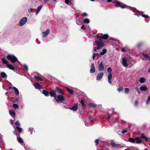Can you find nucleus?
<instances>
[{
	"label": "nucleus",
	"instance_id": "f257e3e1",
	"mask_svg": "<svg viewBox=\"0 0 150 150\" xmlns=\"http://www.w3.org/2000/svg\"><path fill=\"white\" fill-rule=\"evenodd\" d=\"M130 57L127 56L124 57L122 59V64L123 66L125 67H130L129 63L130 62Z\"/></svg>",
	"mask_w": 150,
	"mask_h": 150
},
{
	"label": "nucleus",
	"instance_id": "f03ea898",
	"mask_svg": "<svg viewBox=\"0 0 150 150\" xmlns=\"http://www.w3.org/2000/svg\"><path fill=\"white\" fill-rule=\"evenodd\" d=\"M7 58L8 59L11 60V62L13 63L18 61L17 58L13 55H8L7 56Z\"/></svg>",
	"mask_w": 150,
	"mask_h": 150
},
{
	"label": "nucleus",
	"instance_id": "7ed1b4c3",
	"mask_svg": "<svg viewBox=\"0 0 150 150\" xmlns=\"http://www.w3.org/2000/svg\"><path fill=\"white\" fill-rule=\"evenodd\" d=\"M115 6L117 7H120L122 8H124L125 7L128 8H130L131 7L129 6H127V5L125 4H121L120 2L115 1Z\"/></svg>",
	"mask_w": 150,
	"mask_h": 150
},
{
	"label": "nucleus",
	"instance_id": "20e7f679",
	"mask_svg": "<svg viewBox=\"0 0 150 150\" xmlns=\"http://www.w3.org/2000/svg\"><path fill=\"white\" fill-rule=\"evenodd\" d=\"M112 71V69L111 68L109 67L107 69V71L109 73L108 76V82L109 83L111 84V79L112 78V75L111 74V72Z\"/></svg>",
	"mask_w": 150,
	"mask_h": 150
},
{
	"label": "nucleus",
	"instance_id": "39448f33",
	"mask_svg": "<svg viewBox=\"0 0 150 150\" xmlns=\"http://www.w3.org/2000/svg\"><path fill=\"white\" fill-rule=\"evenodd\" d=\"M55 99L57 103L59 102H62L64 100V97L62 95L57 96Z\"/></svg>",
	"mask_w": 150,
	"mask_h": 150
},
{
	"label": "nucleus",
	"instance_id": "423d86ee",
	"mask_svg": "<svg viewBox=\"0 0 150 150\" xmlns=\"http://www.w3.org/2000/svg\"><path fill=\"white\" fill-rule=\"evenodd\" d=\"M27 21V18L26 17L23 18L19 22V25L20 26L23 25L26 23Z\"/></svg>",
	"mask_w": 150,
	"mask_h": 150
},
{
	"label": "nucleus",
	"instance_id": "0eeeda50",
	"mask_svg": "<svg viewBox=\"0 0 150 150\" xmlns=\"http://www.w3.org/2000/svg\"><path fill=\"white\" fill-rule=\"evenodd\" d=\"M96 42L97 44V48L98 50L100 49L101 47L104 46L101 40H99V41L96 40Z\"/></svg>",
	"mask_w": 150,
	"mask_h": 150
},
{
	"label": "nucleus",
	"instance_id": "6e6552de",
	"mask_svg": "<svg viewBox=\"0 0 150 150\" xmlns=\"http://www.w3.org/2000/svg\"><path fill=\"white\" fill-rule=\"evenodd\" d=\"M103 74V72H101L98 74L97 75L96 79L97 80H100L102 78Z\"/></svg>",
	"mask_w": 150,
	"mask_h": 150
},
{
	"label": "nucleus",
	"instance_id": "1a4fd4ad",
	"mask_svg": "<svg viewBox=\"0 0 150 150\" xmlns=\"http://www.w3.org/2000/svg\"><path fill=\"white\" fill-rule=\"evenodd\" d=\"M50 30L49 29H47L45 31L42 32V36L43 37H46L49 33Z\"/></svg>",
	"mask_w": 150,
	"mask_h": 150
},
{
	"label": "nucleus",
	"instance_id": "9d476101",
	"mask_svg": "<svg viewBox=\"0 0 150 150\" xmlns=\"http://www.w3.org/2000/svg\"><path fill=\"white\" fill-rule=\"evenodd\" d=\"M104 69V67L102 64V62H101L98 66V69L99 71H103Z\"/></svg>",
	"mask_w": 150,
	"mask_h": 150
},
{
	"label": "nucleus",
	"instance_id": "9b49d317",
	"mask_svg": "<svg viewBox=\"0 0 150 150\" xmlns=\"http://www.w3.org/2000/svg\"><path fill=\"white\" fill-rule=\"evenodd\" d=\"M91 69L90 72L91 73H93L95 72V69L93 63H92L91 64Z\"/></svg>",
	"mask_w": 150,
	"mask_h": 150
},
{
	"label": "nucleus",
	"instance_id": "f8f14e48",
	"mask_svg": "<svg viewBox=\"0 0 150 150\" xmlns=\"http://www.w3.org/2000/svg\"><path fill=\"white\" fill-rule=\"evenodd\" d=\"M108 35L107 34H104V35L102 37L100 38V37L98 36L97 37V38L98 39L100 40H102V39H104L105 40H107L108 38Z\"/></svg>",
	"mask_w": 150,
	"mask_h": 150
},
{
	"label": "nucleus",
	"instance_id": "ddd939ff",
	"mask_svg": "<svg viewBox=\"0 0 150 150\" xmlns=\"http://www.w3.org/2000/svg\"><path fill=\"white\" fill-rule=\"evenodd\" d=\"M56 89L57 92L59 93L62 95H64V93L63 91L61 88H59L58 87H56Z\"/></svg>",
	"mask_w": 150,
	"mask_h": 150
},
{
	"label": "nucleus",
	"instance_id": "4468645a",
	"mask_svg": "<svg viewBox=\"0 0 150 150\" xmlns=\"http://www.w3.org/2000/svg\"><path fill=\"white\" fill-rule=\"evenodd\" d=\"M141 58L144 60H146L148 58V55L147 54L143 53L141 56Z\"/></svg>",
	"mask_w": 150,
	"mask_h": 150
},
{
	"label": "nucleus",
	"instance_id": "2eb2a0df",
	"mask_svg": "<svg viewBox=\"0 0 150 150\" xmlns=\"http://www.w3.org/2000/svg\"><path fill=\"white\" fill-rule=\"evenodd\" d=\"M52 97H54L55 98L57 96V95L56 94V92L55 91H52L50 92L49 93Z\"/></svg>",
	"mask_w": 150,
	"mask_h": 150
},
{
	"label": "nucleus",
	"instance_id": "dca6fc26",
	"mask_svg": "<svg viewBox=\"0 0 150 150\" xmlns=\"http://www.w3.org/2000/svg\"><path fill=\"white\" fill-rule=\"evenodd\" d=\"M140 89L142 91H144L147 89V88L144 85H142L140 87Z\"/></svg>",
	"mask_w": 150,
	"mask_h": 150
},
{
	"label": "nucleus",
	"instance_id": "f3484780",
	"mask_svg": "<svg viewBox=\"0 0 150 150\" xmlns=\"http://www.w3.org/2000/svg\"><path fill=\"white\" fill-rule=\"evenodd\" d=\"M110 144L113 147H115L116 146H120V144H116L115 143L114 141H112L111 143Z\"/></svg>",
	"mask_w": 150,
	"mask_h": 150
},
{
	"label": "nucleus",
	"instance_id": "a211bd4d",
	"mask_svg": "<svg viewBox=\"0 0 150 150\" xmlns=\"http://www.w3.org/2000/svg\"><path fill=\"white\" fill-rule=\"evenodd\" d=\"M6 67L9 69L14 70L15 69V68L12 65L10 64H7Z\"/></svg>",
	"mask_w": 150,
	"mask_h": 150
},
{
	"label": "nucleus",
	"instance_id": "6ab92c4d",
	"mask_svg": "<svg viewBox=\"0 0 150 150\" xmlns=\"http://www.w3.org/2000/svg\"><path fill=\"white\" fill-rule=\"evenodd\" d=\"M34 87L37 89H40L41 88V85L39 84L35 83L34 84Z\"/></svg>",
	"mask_w": 150,
	"mask_h": 150
},
{
	"label": "nucleus",
	"instance_id": "aec40b11",
	"mask_svg": "<svg viewBox=\"0 0 150 150\" xmlns=\"http://www.w3.org/2000/svg\"><path fill=\"white\" fill-rule=\"evenodd\" d=\"M43 93L46 96H48L50 92H49L47 91L46 90H44L42 91Z\"/></svg>",
	"mask_w": 150,
	"mask_h": 150
},
{
	"label": "nucleus",
	"instance_id": "412c9836",
	"mask_svg": "<svg viewBox=\"0 0 150 150\" xmlns=\"http://www.w3.org/2000/svg\"><path fill=\"white\" fill-rule=\"evenodd\" d=\"M42 6L41 5L40 6L38 7V8H37V11H36V15H37L38 14V13H39V12L40 10L41 9V8H42Z\"/></svg>",
	"mask_w": 150,
	"mask_h": 150
},
{
	"label": "nucleus",
	"instance_id": "4be33fe9",
	"mask_svg": "<svg viewBox=\"0 0 150 150\" xmlns=\"http://www.w3.org/2000/svg\"><path fill=\"white\" fill-rule=\"evenodd\" d=\"M135 142L137 144L142 143V141L139 137H137L135 139Z\"/></svg>",
	"mask_w": 150,
	"mask_h": 150
},
{
	"label": "nucleus",
	"instance_id": "5701e85b",
	"mask_svg": "<svg viewBox=\"0 0 150 150\" xmlns=\"http://www.w3.org/2000/svg\"><path fill=\"white\" fill-rule=\"evenodd\" d=\"M13 89L14 91V93L16 95H18L19 94V92L18 89L15 87H13Z\"/></svg>",
	"mask_w": 150,
	"mask_h": 150
},
{
	"label": "nucleus",
	"instance_id": "b1692460",
	"mask_svg": "<svg viewBox=\"0 0 150 150\" xmlns=\"http://www.w3.org/2000/svg\"><path fill=\"white\" fill-rule=\"evenodd\" d=\"M1 75L2 78H6L7 75L4 72H1Z\"/></svg>",
	"mask_w": 150,
	"mask_h": 150
},
{
	"label": "nucleus",
	"instance_id": "393cba45",
	"mask_svg": "<svg viewBox=\"0 0 150 150\" xmlns=\"http://www.w3.org/2000/svg\"><path fill=\"white\" fill-rule=\"evenodd\" d=\"M128 141L132 143H134L135 142V139L132 138H129L128 139Z\"/></svg>",
	"mask_w": 150,
	"mask_h": 150
},
{
	"label": "nucleus",
	"instance_id": "a878e982",
	"mask_svg": "<svg viewBox=\"0 0 150 150\" xmlns=\"http://www.w3.org/2000/svg\"><path fill=\"white\" fill-rule=\"evenodd\" d=\"M9 113L13 117H15L16 114L14 111H10Z\"/></svg>",
	"mask_w": 150,
	"mask_h": 150
},
{
	"label": "nucleus",
	"instance_id": "bb28decb",
	"mask_svg": "<svg viewBox=\"0 0 150 150\" xmlns=\"http://www.w3.org/2000/svg\"><path fill=\"white\" fill-rule=\"evenodd\" d=\"M139 81L141 83H143L145 82V79L144 78L142 77L140 78Z\"/></svg>",
	"mask_w": 150,
	"mask_h": 150
},
{
	"label": "nucleus",
	"instance_id": "cd10ccee",
	"mask_svg": "<svg viewBox=\"0 0 150 150\" xmlns=\"http://www.w3.org/2000/svg\"><path fill=\"white\" fill-rule=\"evenodd\" d=\"M34 77L35 79H37L38 81H42L43 80V79L38 76H34Z\"/></svg>",
	"mask_w": 150,
	"mask_h": 150
},
{
	"label": "nucleus",
	"instance_id": "c85d7f7f",
	"mask_svg": "<svg viewBox=\"0 0 150 150\" xmlns=\"http://www.w3.org/2000/svg\"><path fill=\"white\" fill-rule=\"evenodd\" d=\"M107 52L106 50L105 49H103L102 52H100V54L101 55H103L106 53Z\"/></svg>",
	"mask_w": 150,
	"mask_h": 150
},
{
	"label": "nucleus",
	"instance_id": "c756f323",
	"mask_svg": "<svg viewBox=\"0 0 150 150\" xmlns=\"http://www.w3.org/2000/svg\"><path fill=\"white\" fill-rule=\"evenodd\" d=\"M141 138L142 139H144L146 141L148 140V138L146 137L143 134H142L141 135Z\"/></svg>",
	"mask_w": 150,
	"mask_h": 150
},
{
	"label": "nucleus",
	"instance_id": "7c9ffc66",
	"mask_svg": "<svg viewBox=\"0 0 150 150\" xmlns=\"http://www.w3.org/2000/svg\"><path fill=\"white\" fill-rule=\"evenodd\" d=\"M3 63L4 64H5L7 65V64H8L7 61L4 58H3L2 60Z\"/></svg>",
	"mask_w": 150,
	"mask_h": 150
},
{
	"label": "nucleus",
	"instance_id": "2f4dec72",
	"mask_svg": "<svg viewBox=\"0 0 150 150\" xmlns=\"http://www.w3.org/2000/svg\"><path fill=\"white\" fill-rule=\"evenodd\" d=\"M77 105H75L72 108H70V109L73 111H75L77 110Z\"/></svg>",
	"mask_w": 150,
	"mask_h": 150
},
{
	"label": "nucleus",
	"instance_id": "473e14b6",
	"mask_svg": "<svg viewBox=\"0 0 150 150\" xmlns=\"http://www.w3.org/2000/svg\"><path fill=\"white\" fill-rule=\"evenodd\" d=\"M67 89L69 93H70L71 94H73L74 91L72 89H70V88L68 87L67 88Z\"/></svg>",
	"mask_w": 150,
	"mask_h": 150
},
{
	"label": "nucleus",
	"instance_id": "72a5a7b5",
	"mask_svg": "<svg viewBox=\"0 0 150 150\" xmlns=\"http://www.w3.org/2000/svg\"><path fill=\"white\" fill-rule=\"evenodd\" d=\"M83 22L86 23H88L90 22L88 18H85L83 20Z\"/></svg>",
	"mask_w": 150,
	"mask_h": 150
},
{
	"label": "nucleus",
	"instance_id": "f704fd0d",
	"mask_svg": "<svg viewBox=\"0 0 150 150\" xmlns=\"http://www.w3.org/2000/svg\"><path fill=\"white\" fill-rule=\"evenodd\" d=\"M17 140L20 143H22L23 142V141L22 139L20 137H18L17 138Z\"/></svg>",
	"mask_w": 150,
	"mask_h": 150
},
{
	"label": "nucleus",
	"instance_id": "c9c22d12",
	"mask_svg": "<svg viewBox=\"0 0 150 150\" xmlns=\"http://www.w3.org/2000/svg\"><path fill=\"white\" fill-rule=\"evenodd\" d=\"M89 106L92 107H96V105L94 103H90L88 104Z\"/></svg>",
	"mask_w": 150,
	"mask_h": 150
},
{
	"label": "nucleus",
	"instance_id": "e433bc0d",
	"mask_svg": "<svg viewBox=\"0 0 150 150\" xmlns=\"http://www.w3.org/2000/svg\"><path fill=\"white\" fill-rule=\"evenodd\" d=\"M123 87L122 86H120L119 87V88L117 89V91L119 92H120L122 91L123 90Z\"/></svg>",
	"mask_w": 150,
	"mask_h": 150
},
{
	"label": "nucleus",
	"instance_id": "4c0bfd02",
	"mask_svg": "<svg viewBox=\"0 0 150 150\" xmlns=\"http://www.w3.org/2000/svg\"><path fill=\"white\" fill-rule=\"evenodd\" d=\"M13 108H15V109H17L18 108V105L16 104H14L13 105Z\"/></svg>",
	"mask_w": 150,
	"mask_h": 150
},
{
	"label": "nucleus",
	"instance_id": "58836bf2",
	"mask_svg": "<svg viewBox=\"0 0 150 150\" xmlns=\"http://www.w3.org/2000/svg\"><path fill=\"white\" fill-rule=\"evenodd\" d=\"M125 93L126 94H127L129 93V89L127 88H125Z\"/></svg>",
	"mask_w": 150,
	"mask_h": 150
},
{
	"label": "nucleus",
	"instance_id": "ea45409f",
	"mask_svg": "<svg viewBox=\"0 0 150 150\" xmlns=\"http://www.w3.org/2000/svg\"><path fill=\"white\" fill-rule=\"evenodd\" d=\"M16 128H17V130H18V131L19 132H21L22 131V129L20 127H16Z\"/></svg>",
	"mask_w": 150,
	"mask_h": 150
},
{
	"label": "nucleus",
	"instance_id": "a19ab883",
	"mask_svg": "<svg viewBox=\"0 0 150 150\" xmlns=\"http://www.w3.org/2000/svg\"><path fill=\"white\" fill-rule=\"evenodd\" d=\"M15 125L17 126V127H19L20 126V124L19 122L18 121H17L15 123Z\"/></svg>",
	"mask_w": 150,
	"mask_h": 150
},
{
	"label": "nucleus",
	"instance_id": "79ce46f5",
	"mask_svg": "<svg viewBox=\"0 0 150 150\" xmlns=\"http://www.w3.org/2000/svg\"><path fill=\"white\" fill-rule=\"evenodd\" d=\"M150 101V96H149L148 99L146 102V104H148L149 103V102Z\"/></svg>",
	"mask_w": 150,
	"mask_h": 150
},
{
	"label": "nucleus",
	"instance_id": "37998d69",
	"mask_svg": "<svg viewBox=\"0 0 150 150\" xmlns=\"http://www.w3.org/2000/svg\"><path fill=\"white\" fill-rule=\"evenodd\" d=\"M80 103L82 105V106L83 107H85V105H84V101L83 100H81L80 101Z\"/></svg>",
	"mask_w": 150,
	"mask_h": 150
},
{
	"label": "nucleus",
	"instance_id": "c03bdc74",
	"mask_svg": "<svg viewBox=\"0 0 150 150\" xmlns=\"http://www.w3.org/2000/svg\"><path fill=\"white\" fill-rule=\"evenodd\" d=\"M76 23L78 25H81L82 24L81 22L79 20L76 21Z\"/></svg>",
	"mask_w": 150,
	"mask_h": 150
},
{
	"label": "nucleus",
	"instance_id": "a18cd8bd",
	"mask_svg": "<svg viewBox=\"0 0 150 150\" xmlns=\"http://www.w3.org/2000/svg\"><path fill=\"white\" fill-rule=\"evenodd\" d=\"M98 54V53H94L93 56V60H94L95 57L96 56V55Z\"/></svg>",
	"mask_w": 150,
	"mask_h": 150
},
{
	"label": "nucleus",
	"instance_id": "49530a36",
	"mask_svg": "<svg viewBox=\"0 0 150 150\" xmlns=\"http://www.w3.org/2000/svg\"><path fill=\"white\" fill-rule=\"evenodd\" d=\"M23 67H24V69L28 71V67L27 65L25 64H24L23 65Z\"/></svg>",
	"mask_w": 150,
	"mask_h": 150
},
{
	"label": "nucleus",
	"instance_id": "de8ad7c7",
	"mask_svg": "<svg viewBox=\"0 0 150 150\" xmlns=\"http://www.w3.org/2000/svg\"><path fill=\"white\" fill-rule=\"evenodd\" d=\"M69 2L70 0H66L65 1V3L67 4H69Z\"/></svg>",
	"mask_w": 150,
	"mask_h": 150
},
{
	"label": "nucleus",
	"instance_id": "09e8293b",
	"mask_svg": "<svg viewBox=\"0 0 150 150\" xmlns=\"http://www.w3.org/2000/svg\"><path fill=\"white\" fill-rule=\"evenodd\" d=\"M81 28L83 30H85L86 28L84 25H82V26L81 27Z\"/></svg>",
	"mask_w": 150,
	"mask_h": 150
},
{
	"label": "nucleus",
	"instance_id": "8fccbe9b",
	"mask_svg": "<svg viewBox=\"0 0 150 150\" xmlns=\"http://www.w3.org/2000/svg\"><path fill=\"white\" fill-rule=\"evenodd\" d=\"M142 16L144 18H147L149 17V16L147 15H145L143 14L142 15Z\"/></svg>",
	"mask_w": 150,
	"mask_h": 150
},
{
	"label": "nucleus",
	"instance_id": "3c124183",
	"mask_svg": "<svg viewBox=\"0 0 150 150\" xmlns=\"http://www.w3.org/2000/svg\"><path fill=\"white\" fill-rule=\"evenodd\" d=\"M127 132V130H123L122 132V133H125Z\"/></svg>",
	"mask_w": 150,
	"mask_h": 150
},
{
	"label": "nucleus",
	"instance_id": "603ef678",
	"mask_svg": "<svg viewBox=\"0 0 150 150\" xmlns=\"http://www.w3.org/2000/svg\"><path fill=\"white\" fill-rule=\"evenodd\" d=\"M82 15L84 16H87V14L85 13H82Z\"/></svg>",
	"mask_w": 150,
	"mask_h": 150
},
{
	"label": "nucleus",
	"instance_id": "864d4df0",
	"mask_svg": "<svg viewBox=\"0 0 150 150\" xmlns=\"http://www.w3.org/2000/svg\"><path fill=\"white\" fill-rule=\"evenodd\" d=\"M95 143L96 145H97L98 144V139H96L95 140Z\"/></svg>",
	"mask_w": 150,
	"mask_h": 150
},
{
	"label": "nucleus",
	"instance_id": "5fc2aeb1",
	"mask_svg": "<svg viewBox=\"0 0 150 150\" xmlns=\"http://www.w3.org/2000/svg\"><path fill=\"white\" fill-rule=\"evenodd\" d=\"M121 50L123 52H125L126 51V50L124 48H122L121 49Z\"/></svg>",
	"mask_w": 150,
	"mask_h": 150
},
{
	"label": "nucleus",
	"instance_id": "6e6d98bb",
	"mask_svg": "<svg viewBox=\"0 0 150 150\" xmlns=\"http://www.w3.org/2000/svg\"><path fill=\"white\" fill-rule=\"evenodd\" d=\"M135 89H136V91H138L139 90V88H138V87H137L135 88Z\"/></svg>",
	"mask_w": 150,
	"mask_h": 150
},
{
	"label": "nucleus",
	"instance_id": "4d7b16f0",
	"mask_svg": "<svg viewBox=\"0 0 150 150\" xmlns=\"http://www.w3.org/2000/svg\"><path fill=\"white\" fill-rule=\"evenodd\" d=\"M94 51L95 52H97V50L96 49V47H94Z\"/></svg>",
	"mask_w": 150,
	"mask_h": 150
},
{
	"label": "nucleus",
	"instance_id": "13d9d810",
	"mask_svg": "<svg viewBox=\"0 0 150 150\" xmlns=\"http://www.w3.org/2000/svg\"><path fill=\"white\" fill-rule=\"evenodd\" d=\"M137 104H138L137 101V100L135 101V105H137Z\"/></svg>",
	"mask_w": 150,
	"mask_h": 150
},
{
	"label": "nucleus",
	"instance_id": "bf43d9fd",
	"mask_svg": "<svg viewBox=\"0 0 150 150\" xmlns=\"http://www.w3.org/2000/svg\"><path fill=\"white\" fill-rule=\"evenodd\" d=\"M48 1V0H44V2L45 3H46Z\"/></svg>",
	"mask_w": 150,
	"mask_h": 150
},
{
	"label": "nucleus",
	"instance_id": "052dcab7",
	"mask_svg": "<svg viewBox=\"0 0 150 150\" xmlns=\"http://www.w3.org/2000/svg\"><path fill=\"white\" fill-rule=\"evenodd\" d=\"M32 8H31V9H29L28 10V11L29 12H31L32 11Z\"/></svg>",
	"mask_w": 150,
	"mask_h": 150
},
{
	"label": "nucleus",
	"instance_id": "680f3d73",
	"mask_svg": "<svg viewBox=\"0 0 150 150\" xmlns=\"http://www.w3.org/2000/svg\"><path fill=\"white\" fill-rule=\"evenodd\" d=\"M85 125L86 126H88L89 125L86 122L85 123Z\"/></svg>",
	"mask_w": 150,
	"mask_h": 150
},
{
	"label": "nucleus",
	"instance_id": "e2e57ef3",
	"mask_svg": "<svg viewBox=\"0 0 150 150\" xmlns=\"http://www.w3.org/2000/svg\"><path fill=\"white\" fill-rule=\"evenodd\" d=\"M11 123L12 124H13V121L12 120H11Z\"/></svg>",
	"mask_w": 150,
	"mask_h": 150
},
{
	"label": "nucleus",
	"instance_id": "0e129e2a",
	"mask_svg": "<svg viewBox=\"0 0 150 150\" xmlns=\"http://www.w3.org/2000/svg\"><path fill=\"white\" fill-rule=\"evenodd\" d=\"M2 138L0 137V142H2Z\"/></svg>",
	"mask_w": 150,
	"mask_h": 150
},
{
	"label": "nucleus",
	"instance_id": "69168bd1",
	"mask_svg": "<svg viewBox=\"0 0 150 150\" xmlns=\"http://www.w3.org/2000/svg\"><path fill=\"white\" fill-rule=\"evenodd\" d=\"M112 0H107L108 2H110Z\"/></svg>",
	"mask_w": 150,
	"mask_h": 150
},
{
	"label": "nucleus",
	"instance_id": "338daca9",
	"mask_svg": "<svg viewBox=\"0 0 150 150\" xmlns=\"http://www.w3.org/2000/svg\"><path fill=\"white\" fill-rule=\"evenodd\" d=\"M13 87H9V88L11 89H12V88H13Z\"/></svg>",
	"mask_w": 150,
	"mask_h": 150
},
{
	"label": "nucleus",
	"instance_id": "774afa93",
	"mask_svg": "<svg viewBox=\"0 0 150 150\" xmlns=\"http://www.w3.org/2000/svg\"><path fill=\"white\" fill-rule=\"evenodd\" d=\"M148 71L150 73V68L149 69V70H148Z\"/></svg>",
	"mask_w": 150,
	"mask_h": 150
}]
</instances>
